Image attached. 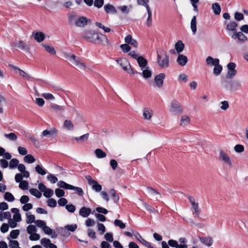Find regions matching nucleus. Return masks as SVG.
<instances>
[{
    "label": "nucleus",
    "mask_w": 248,
    "mask_h": 248,
    "mask_svg": "<svg viewBox=\"0 0 248 248\" xmlns=\"http://www.w3.org/2000/svg\"><path fill=\"white\" fill-rule=\"evenodd\" d=\"M81 37L84 40L90 43L101 45H110V42L105 35L97 32L93 30H84L81 33Z\"/></svg>",
    "instance_id": "f257e3e1"
},
{
    "label": "nucleus",
    "mask_w": 248,
    "mask_h": 248,
    "mask_svg": "<svg viewBox=\"0 0 248 248\" xmlns=\"http://www.w3.org/2000/svg\"><path fill=\"white\" fill-rule=\"evenodd\" d=\"M64 57L68 60L73 66L79 71L85 70L86 68V63L79 57L75 55L64 52L63 53Z\"/></svg>",
    "instance_id": "f03ea898"
},
{
    "label": "nucleus",
    "mask_w": 248,
    "mask_h": 248,
    "mask_svg": "<svg viewBox=\"0 0 248 248\" xmlns=\"http://www.w3.org/2000/svg\"><path fill=\"white\" fill-rule=\"evenodd\" d=\"M157 63L162 68H166L169 66V57L165 50L159 49L157 51Z\"/></svg>",
    "instance_id": "7ed1b4c3"
},
{
    "label": "nucleus",
    "mask_w": 248,
    "mask_h": 248,
    "mask_svg": "<svg viewBox=\"0 0 248 248\" xmlns=\"http://www.w3.org/2000/svg\"><path fill=\"white\" fill-rule=\"evenodd\" d=\"M206 62L209 67L214 66L213 74L218 76L222 71V66L219 64V60L217 58H213L211 56H208L206 59Z\"/></svg>",
    "instance_id": "20e7f679"
},
{
    "label": "nucleus",
    "mask_w": 248,
    "mask_h": 248,
    "mask_svg": "<svg viewBox=\"0 0 248 248\" xmlns=\"http://www.w3.org/2000/svg\"><path fill=\"white\" fill-rule=\"evenodd\" d=\"M68 20L71 22H74L75 25L78 28H84L90 20L85 16H78L74 14L68 15Z\"/></svg>",
    "instance_id": "39448f33"
},
{
    "label": "nucleus",
    "mask_w": 248,
    "mask_h": 248,
    "mask_svg": "<svg viewBox=\"0 0 248 248\" xmlns=\"http://www.w3.org/2000/svg\"><path fill=\"white\" fill-rule=\"evenodd\" d=\"M117 62L122 67L123 70L129 74L130 75H133L136 73H138L137 71H134L129 62L125 58H120L116 60Z\"/></svg>",
    "instance_id": "423d86ee"
},
{
    "label": "nucleus",
    "mask_w": 248,
    "mask_h": 248,
    "mask_svg": "<svg viewBox=\"0 0 248 248\" xmlns=\"http://www.w3.org/2000/svg\"><path fill=\"white\" fill-rule=\"evenodd\" d=\"M218 160L222 163L225 166L229 168L232 167V160L228 154L222 150L219 152Z\"/></svg>",
    "instance_id": "0eeeda50"
},
{
    "label": "nucleus",
    "mask_w": 248,
    "mask_h": 248,
    "mask_svg": "<svg viewBox=\"0 0 248 248\" xmlns=\"http://www.w3.org/2000/svg\"><path fill=\"white\" fill-rule=\"evenodd\" d=\"M170 111L171 113L177 115L182 113L183 109L178 101L173 100L170 102Z\"/></svg>",
    "instance_id": "6e6552de"
},
{
    "label": "nucleus",
    "mask_w": 248,
    "mask_h": 248,
    "mask_svg": "<svg viewBox=\"0 0 248 248\" xmlns=\"http://www.w3.org/2000/svg\"><path fill=\"white\" fill-rule=\"evenodd\" d=\"M85 178L88 181V184L92 186V188L93 190L96 192H99L101 191V185H99L96 180L93 179L90 175H86Z\"/></svg>",
    "instance_id": "1a4fd4ad"
},
{
    "label": "nucleus",
    "mask_w": 248,
    "mask_h": 248,
    "mask_svg": "<svg viewBox=\"0 0 248 248\" xmlns=\"http://www.w3.org/2000/svg\"><path fill=\"white\" fill-rule=\"evenodd\" d=\"M188 199L192 204V207L194 211L193 214L195 217H198L200 213V209L199 208L198 203L196 202L194 199L190 196H188Z\"/></svg>",
    "instance_id": "9d476101"
},
{
    "label": "nucleus",
    "mask_w": 248,
    "mask_h": 248,
    "mask_svg": "<svg viewBox=\"0 0 248 248\" xmlns=\"http://www.w3.org/2000/svg\"><path fill=\"white\" fill-rule=\"evenodd\" d=\"M231 36L232 39H237L238 42L242 43H245L248 40V37L241 31L235 32Z\"/></svg>",
    "instance_id": "9b49d317"
},
{
    "label": "nucleus",
    "mask_w": 248,
    "mask_h": 248,
    "mask_svg": "<svg viewBox=\"0 0 248 248\" xmlns=\"http://www.w3.org/2000/svg\"><path fill=\"white\" fill-rule=\"evenodd\" d=\"M165 77V75L164 73H160L155 77V83L157 87L161 88L163 86Z\"/></svg>",
    "instance_id": "f8f14e48"
},
{
    "label": "nucleus",
    "mask_w": 248,
    "mask_h": 248,
    "mask_svg": "<svg viewBox=\"0 0 248 248\" xmlns=\"http://www.w3.org/2000/svg\"><path fill=\"white\" fill-rule=\"evenodd\" d=\"M94 211L92 212L91 209L90 208L82 207L79 211V215L82 217H87L91 213L93 214Z\"/></svg>",
    "instance_id": "ddd939ff"
},
{
    "label": "nucleus",
    "mask_w": 248,
    "mask_h": 248,
    "mask_svg": "<svg viewBox=\"0 0 248 248\" xmlns=\"http://www.w3.org/2000/svg\"><path fill=\"white\" fill-rule=\"evenodd\" d=\"M57 134V130L55 128H52L50 129H46L43 131L41 137L42 138L45 137H50Z\"/></svg>",
    "instance_id": "4468645a"
},
{
    "label": "nucleus",
    "mask_w": 248,
    "mask_h": 248,
    "mask_svg": "<svg viewBox=\"0 0 248 248\" xmlns=\"http://www.w3.org/2000/svg\"><path fill=\"white\" fill-rule=\"evenodd\" d=\"M10 67L15 70L17 73H18L21 77L23 78H25L27 79H29L30 78V76L28 75L24 71L20 69L18 67L14 65H10Z\"/></svg>",
    "instance_id": "2eb2a0df"
},
{
    "label": "nucleus",
    "mask_w": 248,
    "mask_h": 248,
    "mask_svg": "<svg viewBox=\"0 0 248 248\" xmlns=\"http://www.w3.org/2000/svg\"><path fill=\"white\" fill-rule=\"evenodd\" d=\"M153 110L148 108H145L143 110V116L146 120L150 121L153 115Z\"/></svg>",
    "instance_id": "dca6fc26"
},
{
    "label": "nucleus",
    "mask_w": 248,
    "mask_h": 248,
    "mask_svg": "<svg viewBox=\"0 0 248 248\" xmlns=\"http://www.w3.org/2000/svg\"><path fill=\"white\" fill-rule=\"evenodd\" d=\"M13 46L22 50L29 51L30 47L28 46L23 41H18L13 43Z\"/></svg>",
    "instance_id": "f3484780"
},
{
    "label": "nucleus",
    "mask_w": 248,
    "mask_h": 248,
    "mask_svg": "<svg viewBox=\"0 0 248 248\" xmlns=\"http://www.w3.org/2000/svg\"><path fill=\"white\" fill-rule=\"evenodd\" d=\"M198 238L202 244L207 247L211 246L213 244V239L212 237L210 236H207L205 237L199 236Z\"/></svg>",
    "instance_id": "a211bd4d"
},
{
    "label": "nucleus",
    "mask_w": 248,
    "mask_h": 248,
    "mask_svg": "<svg viewBox=\"0 0 248 248\" xmlns=\"http://www.w3.org/2000/svg\"><path fill=\"white\" fill-rule=\"evenodd\" d=\"M135 236L136 239L139 240L143 245L149 248H153V247H152L151 244L144 239L139 232H137L135 234Z\"/></svg>",
    "instance_id": "6ab92c4d"
},
{
    "label": "nucleus",
    "mask_w": 248,
    "mask_h": 248,
    "mask_svg": "<svg viewBox=\"0 0 248 248\" xmlns=\"http://www.w3.org/2000/svg\"><path fill=\"white\" fill-rule=\"evenodd\" d=\"M147 191L148 193L149 194H150L151 195L156 196L155 199L156 200L159 201V200H160V199H161V198L162 197L161 194L158 191H157V190L155 189L154 188H153L151 187H147Z\"/></svg>",
    "instance_id": "aec40b11"
},
{
    "label": "nucleus",
    "mask_w": 248,
    "mask_h": 248,
    "mask_svg": "<svg viewBox=\"0 0 248 248\" xmlns=\"http://www.w3.org/2000/svg\"><path fill=\"white\" fill-rule=\"evenodd\" d=\"M137 61L141 70H143V69L148 67L147 60L143 57L140 56L139 58H138Z\"/></svg>",
    "instance_id": "412c9836"
},
{
    "label": "nucleus",
    "mask_w": 248,
    "mask_h": 248,
    "mask_svg": "<svg viewBox=\"0 0 248 248\" xmlns=\"http://www.w3.org/2000/svg\"><path fill=\"white\" fill-rule=\"evenodd\" d=\"M32 35L34 40L39 43L42 42L45 39V34L41 31L33 32Z\"/></svg>",
    "instance_id": "4be33fe9"
},
{
    "label": "nucleus",
    "mask_w": 248,
    "mask_h": 248,
    "mask_svg": "<svg viewBox=\"0 0 248 248\" xmlns=\"http://www.w3.org/2000/svg\"><path fill=\"white\" fill-rule=\"evenodd\" d=\"M190 122V118L186 115H182L180 121V125L181 126L185 127L187 126Z\"/></svg>",
    "instance_id": "5701e85b"
},
{
    "label": "nucleus",
    "mask_w": 248,
    "mask_h": 248,
    "mask_svg": "<svg viewBox=\"0 0 248 248\" xmlns=\"http://www.w3.org/2000/svg\"><path fill=\"white\" fill-rule=\"evenodd\" d=\"M11 212L14 214L13 218L14 220L16 222H19L21 220V215L19 213V210L16 208L11 209Z\"/></svg>",
    "instance_id": "b1692460"
},
{
    "label": "nucleus",
    "mask_w": 248,
    "mask_h": 248,
    "mask_svg": "<svg viewBox=\"0 0 248 248\" xmlns=\"http://www.w3.org/2000/svg\"><path fill=\"white\" fill-rule=\"evenodd\" d=\"M177 63L181 66H185L187 62V58L184 55H179L177 59Z\"/></svg>",
    "instance_id": "393cba45"
},
{
    "label": "nucleus",
    "mask_w": 248,
    "mask_h": 248,
    "mask_svg": "<svg viewBox=\"0 0 248 248\" xmlns=\"http://www.w3.org/2000/svg\"><path fill=\"white\" fill-rule=\"evenodd\" d=\"M142 72L141 73L138 72L136 73V74H139L143 76V77L145 78H148L152 76V71L149 70V67H147L146 68L141 70Z\"/></svg>",
    "instance_id": "a878e982"
},
{
    "label": "nucleus",
    "mask_w": 248,
    "mask_h": 248,
    "mask_svg": "<svg viewBox=\"0 0 248 248\" xmlns=\"http://www.w3.org/2000/svg\"><path fill=\"white\" fill-rule=\"evenodd\" d=\"M104 10L108 14H115L117 13V10L114 6L112 5L108 4L104 6Z\"/></svg>",
    "instance_id": "bb28decb"
},
{
    "label": "nucleus",
    "mask_w": 248,
    "mask_h": 248,
    "mask_svg": "<svg viewBox=\"0 0 248 248\" xmlns=\"http://www.w3.org/2000/svg\"><path fill=\"white\" fill-rule=\"evenodd\" d=\"M238 24L235 21H231L227 25L226 30L228 31H232L233 33L236 31V27H237Z\"/></svg>",
    "instance_id": "cd10ccee"
},
{
    "label": "nucleus",
    "mask_w": 248,
    "mask_h": 248,
    "mask_svg": "<svg viewBox=\"0 0 248 248\" xmlns=\"http://www.w3.org/2000/svg\"><path fill=\"white\" fill-rule=\"evenodd\" d=\"M190 28L193 34H195L197 31V21L196 16H194L191 19Z\"/></svg>",
    "instance_id": "c85d7f7f"
},
{
    "label": "nucleus",
    "mask_w": 248,
    "mask_h": 248,
    "mask_svg": "<svg viewBox=\"0 0 248 248\" xmlns=\"http://www.w3.org/2000/svg\"><path fill=\"white\" fill-rule=\"evenodd\" d=\"M42 45L48 53L53 55L56 54V51L54 47L46 44H42Z\"/></svg>",
    "instance_id": "c756f323"
},
{
    "label": "nucleus",
    "mask_w": 248,
    "mask_h": 248,
    "mask_svg": "<svg viewBox=\"0 0 248 248\" xmlns=\"http://www.w3.org/2000/svg\"><path fill=\"white\" fill-rule=\"evenodd\" d=\"M43 231L44 232L48 235H52V238H55L57 236V235L56 234L55 232H53V230L47 226L46 225L45 226V227L43 228Z\"/></svg>",
    "instance_id": "7c9ffc66"
},
{
    "label": "nucleus",
    "mask_w": 248,
    "mask_h": 248,
    "mask_svg": "<svg viewBox=\"0 0 248 248\" xmlns=\"http://www.w3.org/2000/svg\"><path fill=\"white\" fill-rule=\"evenodd\" d=\"M63 127L68 130H72L74 129V124L70 120H65L63 123Z\"/></svg>",
    "instance_id": "2f4dec72"
},
{
    "label": "nucleus",
    "mask_w": 248,
    "mask_h": 248,
    "mask_svg": "<svg viewBox=\"0 0 248 248\" xmlns=\"http://www.w3.org/2000/svg\"><path fill=\"white\" fill-rule=\"evenodd\" d=\"M57 186L59 187L64 188L66 189H71L72 187V185L67 184L64 181H60L57 183Z\"/></svg>",
    "instance_id": "473e14b6"
},
{
    "label": "nucleus",
    "mask_w": 248,
    "mask_h": 248,
    "mask_svg": "<svg viewBox=\"0 0 248 248\" xmlns=\"http://www.w3.org/2000/svg\"><path fill=\"white\" fill-rule=\"evenodd\" d=\"M212 9L215 15H218L221 12V7L218 3H214L212 5Z\"/></svg>",
    "instance_id": "72a5a7b5"
},
{
    "label": "nucleus",
    "mask_w": 248,
    "mask_h": 248,
    "mask_svg": "<svg viewBox=\"0 0 248 248\" xmlns=\"http://www.w3.org/2000/svg\"><path fill=\"white\" fill-rule=\"evenodd\" d=\"M175 48L178 53H180L184 48V44L181 41H178L175 45Z\"/></svg>",
    "instance_id": "f704fd0d"
},
{
    "label": "nucleus",
    "mask_w": 248,
    "mask_h": 248,
    "mask_svg": "<svg viewBox=\"0 0 248 248\" xmlns=\"http://www.w3.org/2000/svg\"><path fill=\"white\" fill-rule=\"evenodd\" d=\"M4 136L5 138L12 141H16L17 139V136L15 133L5 134Z\"/></svg>",
    "instance_id": "c9c22d12"
},
{
    "label": "nucleus",
    "mask_w": 248,
    "mask_h": 248,
    "mask_svg": "<svg viewBox=\"0 0 248 248\" xmlns=\"http://www.w3.org/2000/svg\"><path fill=\"white\" fill-rule=\"evenodd\" d=\"M109 193L112 197L114 202H117L119 201L120 198L119 195L116 193L115 190L114 189H111L110 190Z\"/></svg>",
    "instance_id": "e433bc0d"
},
{
    "label": "nucleus",
    "mask_w": 248,
    "mask_h": 248,
    "mask_svg": "<svg viewBox=\"0 0 248 248\" xmlns=\"http://www.w3.org/2000/svg\"><path fill=\"white\" fill-rule=\"evenodd\" d=\"M94 153L98 158H104L107 156L106 153L100 149H96L94 151Z\"/></svg>",
    "instance_id": "4c0bfd02"
},
{
    "label": "nucleus",
    "mask_w": 248,
    "mask_h": 248,
    "mask_svg": "<svg viewBox=\"0 0 248 248\" xmlns=\"http://www.w3.org/2000/svg\"><path fill=\"white\" fill-rule=\"evenodd\" d=\"M11 217V213L9 211L0 212V221H2L4 219H10Z\"/></svg>",
    "instance_id": "58836bf2"
},
{
    "label": "nucleus",
    "mask_w": 248,
    "mask_h": 248,
    "mask_svg": "<svg viewBox=\"0 0 248 248\" xmlns=\"http://www.w3.org/2000/svg\"><path fill=\"white\" fill-rule=\"evenodd\" d=\"M50 108L55 111H63L64 110V108L63 106L56 104H52L50 105Z\"/></svg>",
    "instance_id": "ea45409f"
},
{
    "label": "nucleus",
    "mask_w": 248,
    "mask_h": 248,
    "mask_svg": "<svg viewBox=\"0 0 248 248\" xmlns=\"http://www.w3.org/2000/svg\"><path fill=\"white\" fill-rule=\"evenodd\" d=\"M4 198L6 201L9 202H13L15 200V197L13 194L9 192H6L5 193Z\"/></svg>",
    "instance_id": "a19ab883"
},
{
    "label": "nucleus",
    "mask_w": 248,
    "mask_h": 248,
    "mask_svg": "<svg viewBox=\"0 0 248 248\" xmlns=\"http://www.w3.org/2000/svg\"><path fill=\"white\" fill-rule=\"evenodd\" d=\"M24 161L28 163H32L35 161V159L31 155H26L24 157Z\"/></svg>",
    "instance_id": "79ce46f5"
},
{
    "label": "nucleus",
    "mask_w": 248,
    "mask_h": 248,
    "mask_svg": "<svg viewBox=\"0 0 248 248\" xmlns=\"http://www.w3.org/2000/svg\"><path fill=\"white\" fill-rule=\"evenodd\" d=\"M30 192L32 195L36 197L37 198H40L42 196L41 193L39 190L35 188L30 189Z\"/></svg>",
    "instance_id": "37998d69"
},
{
    "label": "nucleus",
    "mask_w": 248,
    "mask_h": 248,
    "mask_svg": "<svg viewBox=\"0 0 248 248\" xmlns=\"http://www.w3.org/2000/svg\"><path fill=\"white\" fill-rule=\"evenodd\" d=\"M179 248H186L187 245L186 244L187 243V240L185 237H181L179 239Z\"/></svg>",
    "instance_id": "c03bdc74"
},
{
    "label": "nucleus",
    "mask_w": 248,
    "mask_h": 248,
    "mask_svg": "<svg viewBox=\"0 0 248 248\" xmlns=\"http://www.w3.org/2000/svg\"><path fill=\"white\" fill-rule=\"evenodd\" d=\"M95 25L99 28L100 29L103 30L105 32H109L111 30L110 28L105 27L102 23L100 22H96L95 23Z\"/></svg>",
    "instance_id": "a18cd8bd"
},
{
    "label": "nucleus",
    "mask_w": 248,
    "mask_h": 248,
    "mask_svg": "<svg viewBox=\"0 0 248 248\" xmlns=\"http://www.w3.org/2000/svg\"><path fill=\"white\" fill-rule=\"evenodd\" d=\"M26 216H27L26 222L27 224H31L33 222H35V217L34 215H30L29 213H27Z\"/></svg>",
    "instance_id": "49530a36"
},
{
    "label": "nucleus",
    "mask_w": 248,
    "mask_h": 248,
    "mask_svg": "<svg viewBox=\"0 0 248 248\" xmlns=\"http://www.w3.org/2000/svg\"><path fill=\"white\" fill-rule=\"evenodd\" d=\"M35 169L36 171L40 175H44L46 173V171L39 165L35 167Z\"/></svg>",
    "instance_id": "de8ad7c7"
},
{
    "label": "nucleus",
    "mask_w": 248,
    "mask_h": 248,
    "mask_svg": "<svg viewBox=\"0 0 248 248\" xmlns=\"http://www.w3.org/2000/svg\"><path fill=\"white\" fill-rule=\"evenodd\" d=\"M19 163V161L16 158L11 159L9 163V167L11 169L16 168Z\"/></svg>",
    "instance_id": "09e8293b"
},
{
    "label": "nucleus",
    "mask_w": 248,
    "mask_h": 248,
    "mask_svg": "<svg viewBox=\"0 0 248 248\" xmlns=\"http://www.w3.org/2000/svg\"><path fill=\"white\" fill-rule=\"evenodd\" d=\"M27 232L28 234H31L37 232L36 226L33 225H29L27 228Z\"/></svg>",
    "instance_id": "8fccbe9b"
},
{
    "label": "nucleus",
    "mask_w": 248,
    "mask_h": 248,
    "mask_svg": "<svg viewBox=\"0 0 248 248\" xmlns=\"http://www.w3.org/2000/svg\"><path fill=\"white\" fill-rule=\"evenodd\" d=\"M41 243L44 247L48 248L51 243L49 239L44 238L41 239Z\"/></svg>",
    "instance_id": "3c124183"
},
{
    "label": "nucleus",
    "mask_w": 248,
    "mask_h": 248,
    "mask_svg": "<svg viewBox=\"0 0 248 248\" xmlns=\"http://www.w3.org/2000/svg\"><path fill=\"white\" fill-rule=\"evenodd\" d=\"M169 245L172 248H179V245L176 240L170 239L168 241Z\"/></svg>",
    "instance_id": "603ef678"
},
{
    "label": "nucleus",
    "mask_w": 248,
    "mask_h": 248,
    "mask_svg": "<svg viewBox=\"0 0 248 248\" xmlns=\"http://www.w3.org/2000/svg\"><path fill=\"white\" fill-rule=\"evenodd\" d=\"M47 179L52 184H55L58 181V178L52 174H48L47 176Z\"/></svg>",
    "instance_id": "864d4df0"
},
{
    "label": "nucleus",
    "mask_w": 248,
    "mask_h": 248,
    "mask_svg": "<svg viewBox=\"0 0 248 248\" xmlns=\"http://www.w3.org/2000/svg\"><path fill=\"white\" fill-rule=\"evenodd\" d=\"M97 229L100 232L101 234H103L106 232V227L102 223H97Z\"/></svg>",
    "instance_id": "5fc2aeb1"
},
{
    "label": "nucleus",
    "mask_w": 248,
    "mask_h": 248,
    "mask_svg": "<svg viewBox=\"0 0 248 248\" xmlns=\"http://www.w3.org/2000/svg\"><path fill=\"white\" fill-rule=\"evenodd\" d=\"M114 224L116 226L119 227L121 229H124L125 227V224L119 219H115Z\"/></svg>",
    "instance_id": "6e6d98bb"
},
{
    "label": "nucleus",
    "mask_w": 248,
    "mask_h": 248,
    "mask_svg": "<svg viewBox=\"0 0 248 248\" xmlns=\"http://www.w3.org/2000/svg\"><path fill=\"white\" fill-rule=\"evenodd\" d=\"M47 205L50 207H55L57 205L56 201L54 199H49L47 201Z\"/></svg>",
    "instance_id": "4d7b16f0"
},
{
    "label": "nucleus",
    "mask_w": 248,
    "mask_h": 248,
    "mask_svg": "<svg viewBox=\"0 0 248 248\" xmlns=\"http://www.w3.org/2000/svg\"><path fill=\"white\" fill-rule=\"evenodd\" d=\"M30 234V235L29 236V239L31 241L38 240L40 238V235L38 233H36V232H34Z\"/></svg>",
    "instance_id": "13d9d810"
},
{
    "label": "nucleus",
    "mask_w": 248,
    "mask_h": 248,
    "mask_svg": "<svg viewBox=\"0 0 248 248\" xmlns=\"http://www.w3.org/2000/svg\"><path fill=\"white\" fill-rule=\"evenodd\" d=\"M54 193V191L52 189L49 188H46V190L44 192V196L46 198L51 197Z\"/></svg>",
    "instance_id": "bf43d9fd"
},
{
    "label": "nucleus",
    "mask_w": 248,
    "mask_h": 248,
    "mask_svg": "<svg viewBox=\"0 0 248 248\" xmlns=\"http://www.w3.org/2000/svg\"><path fill=\"white\" fill-rule=\"evenodd\" d=\"M120 47L124 53H127L131 50V47L127 44L121 45Z\"/></svg>",
    "instance_id": "052dcab7"
},
{
    "label": "nucleus",
    "mask_w": 248,
    "mask_h": 248,
    "mask_svg": "<svg viewBox=\"0 0 248 248\" xmlns=\"http://www.w3.org/2000/svg\"><path fill=\"white\" fill-rule=\"evenodd\" d=\"M20 231L19 230H12L10 233V236L11 238L15 239L17 237L19 234Z\"/></svg>",
    "instance_id": "680f3d73"
},
{
    "label": "nucleus",
    "mask_w": 248,
    "mask_h": 248,
    "mask_svg": "<svg viewBox=\"0 0 248 248\" xmlns=\"http://www.w3.org/2000/svg\"><path fill=\"white\" fill-rule=\"evenodd\" d=\"M28 185L29 184L27 181H22L20 182L19 187L23 190H26L28 189Z\"/></svg>",
    "instance_id": "e2e57ef3"
},
{
    "label": "nucleus",
    "mask_w": 248,
    "mask_h": 248,
    "mask_svg": "<svg viewBox=\"0 0 248 248\" xmlns=\"http://www.w3.org/2000/svg\"><path fill=\"white\" fill-rule=\"evenodd\" d=\"M77 225L76 224L67 225L65 226V228L68 231L72 232H74L77 229Z\"/></svg>",
    "instance_id": "0e129e2a"
},
{
    "label": "nucleus",
    "mask_w": 248,
    "mask_h": 248,
    "mask_svg": "<svg viewBox=\"0 0 248 248\" xmlns=\"http://www.w3.org/2000/svg\"><path fill=\"white\" fill-rule=\"evenodd\" d=\"M234 150L237 153H242L244 151V147L241 144H237L234 146Z\"/></svg>",
    "instance_id": "69168bd1"
},
{
    "label": "nucleus",
    "mask_w": 248,
    "mask_h": 248,
    "mask_svg": "<svg viewBox=\"0 0 248 248\" xmlns=\"http://www.w3.org/2000/svg\"><path fill=\"white\" fill-rule=\"evenodd\" d=\"M35 223L38 227L41 228L42 229H43L46 225V222L42 220H37L35 221Z\"/></svg>",
    "instance_id": "338daca9"
},
{
    "label": "nucleus",
    "mask_w": 248,
    "mask_h": 248,
    "mask_svg": "<svg viewBox=\"0 0 248 248\" xmlns=\"http://www.w3.org/2000/svg\"><path fill=\"white\" fill-rule=\"evenodd\" d=\"M10 248H17L19 247V243L16 240H11L9 242Z\"/></svg>",
    "instance_id": "774afa93"
}]
</instances>
